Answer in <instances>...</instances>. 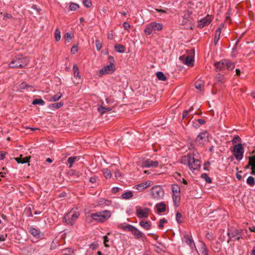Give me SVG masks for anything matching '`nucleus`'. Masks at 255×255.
Listing matches in <instances>:
<instances>
[{
	"label": "nucleus",
	"mask_w": 255,
	"mask_h": 255,
	"mask_svg": "<svg viewBox=\"0 0 255 255\" xmlns=\"http://www.w3.org/2000/svg\"><path fill=\"white\" fill-rule=\"evenodd\" d=\"M115 65L109 64L103 67L100 70V74L101 75L108 74L113 73L115 71Z\"/></svg>",
	"instance_id": "4468645a"
},
{
	"label": "nucleus",
	"mask_w": 255,
	"mask_h": 255,
	"mask_svg": "<svg viewBox=\"0 0 255 255\" xmlns=\"http://www.w3.org/2000/svg\"><path fill=\"white\" fill-rule=\"evenodd\" d=\"M63 105V103L61 102L50 104L49 107L50 108L58 109L62 107Z\"/></svg>",
	"instance_id": "58836bf2"
},
{
	"label": "nucleus",
	"mask_w": 255,
	"mask_h": 255,
	"mask_svg": "<svg viewBox=\"0 0 255 255\" xmlns=\"http://www.w3.org/2000/svg\"><path fill=\"white\" fill-rule=\"evenodd\" d=\"M214 66L217 72L223 71L226 69L232 70L235 68V64L234 63L226 59H222L220 61L215 62Z\"/></svg>",
	"instance_id": "20e7f679"
},
{
	"label": "nucleus",
	"mask_w": 255,
	"mask_h": 255,
	"mask_svg": "<svg viewBox=\"0 0 255 255\" xmlns=\"http://www.w3.org/2000/svg\"><path fill=\"white\" fill-rule=\"evenodd\" d=\"M112 110V109L110 107L106 108L102 106L99 107L98 109V112H100L101 113V114H103L105 113L106 112H110Z\"/></svg>",
	"instance_id": "f704fd0d"
},
{
	"label": "nucleus",
	"mask_w": 255,
	"mask_h": 255,
	"mask_svg": "<svg viewBox=\"0 0 255 255\" xmlns=\"http://www.w3.org/2000/svg\"><path fill=\"white\" fill-rule=\"evenodd\" d=\"M193 110V107H191L188 110H185L182 113V119H186L189 118L190 115H192V111Z\"/></svg>",
	"instance_id": "cd10ccee"
},
{
	"label": "nucleus",
	"mask_w": 255,
	"mask_h": 255,
	"mask_svg": "<svg viewBox=\"0 0 255 255\" xmlns=\"http://www.w3.org/2000/svg\"><path fill=\"white\" fill-rule=\"evenodd\" d=\"M150 209L145 208L141 209L140 207H137L136 210V215L139 218H147L148 217Z\"/></svg>",
	"instance_id": "9d476101"
},
{
	"label": "nucleus",
	"mask_w": 255,
	"mask_h": 255,
	"mask_svg": "<svg viewBox=\"0 0 255 255\" xmlns=\"http://www.w3.org/2000/svg\"><path fill=\"white\" fill-rule=\"evenodd\" d=\"M79 7V5L76 3L71 2L70 4L69 8L71 10H75Z\"/></svg>",
	"instance_id": "8fccbe9b"
},
{
	"label": "nucleus",
	"mask_w": 255,
	"mask_h": 255,
	"mask_svg": "<svg viewBox=\"0 0 255 255\" xmlns=\"http://www.w3.org/2000/svg\"><path fill=\"white\" fill-rule=\"evenodd\" d=\"M104 238V244L106 247H109V245L107 244V242H109V238L107 236H105L103 237Z\"/></svg>",
	"instance_id": "13d9d810"
},
{
	"label": "nucleus",
	"mask_w": 255,
	"mask_h": 255,
	"mask_svg": "<svg viewBox=\"0 0 255 255\" xmlns=\"http://www.w3.org/2000/svg\"><path fill=\"white\" fill-rule=\"evenodd\" d=\"M76 159H77V157H76V156H72V157H70L68 158L67 161L70 164L69 167H72L73 164L75 162V161L76 160Z\"/></svg>",
	"instance_id": "a18cd8bd"
},
{
	"label": "nucleus",
	"mask_w": 255,
	"mask_h": 255,
	"mask_svg": "<svg viewBox=\"0 0 255 255\" xmlns=\"http://www.w3.org/2000/svg\"><path fill=\"white\" fill-rule=\"evenodd\" d=\"M156 76L158 80L162 81H165L167 79L166 76L161 71H158L156 73Z\"/></svg>",
	"instance_id": "72a5a7b5"
},
{
	"label": "nucleus",
	"mask_w": 255,
	"mask_h": 255,
	"mask_svg": "<svg viewBox=\"0 0 255 255\" xmlns=\"http://www.w3.org/2000/svg\"><path fill=\"white\" fill-rule=\"evenodd\" d=\"M172 199L175 206H178L180 201V194H172Z\"/></svg>",
	"instance_id": "bb28decb"
},
{
	"label": "nucleus",
	"mask_w": 255,
	"mask_h": 255,
	"mask_svg": "<svg viewBox=\"0 0 255 255\" xmlns=\"http://www.w3.org/2000/svg\"><path fill=\"white\" fill-rule=\"evenodd\" d=\"M114 47L115 50L119 53H124L126 51V47L121 44H116Z\"/></svg>",
	"instance_id": "c756f323"
},
{
	"label": "nucleus",
	"mask_w": 255,
	"mask_h": 255,
	"mask_svg": "<svg viewBox=\"0 0 255 255\" xmlns=\"http://www.w3.org/2000/svg\"><path fill=\"white\" fill-rule=\"evenodd\" d=\"M182 240L191 248L195 247V244L194 243V241L192 239V237L191 236H190L188 234H185V235H184Z\"/></svg>",
	"instance_id": "a211bd4d"
},
{
	"label": "nucleus",
	"mask_w": 255,
	"mask_h": 255,
	"mask_svg": "<svg viewBox=\"0 0 255 255\" xmlns=\"http://www.w3.org/2000/svg\"><path fill=\"white\" fill-rule=\"evenodd\" d=\"M155 10L158 12H161L163 13H167V11L166 10L162 9H160V8H155Z\"/></svg>",
	"instance_id": "338daca9"
},
{
	"label": "nucleus",
	"mask_w": 255,
	"mask_h": 255,
	"mask_svg": "<svg viewBox=\"0 0 255 255\" xmlns=\"http://www.w3.org/2000/svg\"><path fill=\"white\" fill-rule=\"evenodd\" d=\"M159 163L157 161L147 159L143 162V165L147 168H154L158 166Z\"/></svg>",
	"instance_id": "f3484780"
},
{
	"label": "nucleus",
	"mask_w": 255,
	"mask_h": 255,
	"mask_svg": "<svg viewBox=\"0 0 255 255\" xmlns=\"http://www.w3.org/2000/svg\"><path fill=\"white\" fill-rule=\"evenodd\" d=\"M102 172L104 175V177L106 179H110L112 176L111 171L108 168H105L102 170Z\"/></svg>",
	"instance_id": "2f4dec72"
},
{
	"label": "nucleus",
	"mask_w": 255,
	"mask_h": 255,
	"mask_svg": "<svg viewBox=\"0 0 255 255\" xmlns=\"http://www.w3.org/2000/svg\"><path fill=\"white\" fill-rule=\"evenodd\" d=\"M64 38L68 40H70L72 38L71 34L69 32H67L64 35Z\"/></svg>",
	"instance_id": "6e6d98bb"
},
{
	"label": "nucleus",
	"mask_w": 255,
	"mask_h": 255,
	"mask_svg": "<svg viewBox=\"0 0 255 255\" xmlns=\"http://www.w3.org/2000/svg\"><path fill=\"white\" fill-rule=\"evenodd\" d=\"M130 232L131 233L132 235L134 236V239L136 240H140L145 237L144 234L143 233L140 232L138 229L133 226H132Z\"/></svg>",
	"instance_id": "f8f14e48"
},
{
	"label": "nucleus",
	"mask_w": 255,
	"mask_h": 255,
	"mask_svg": "<svg viewBox=\"0 0 255 255\" xmlns=\"http://www.w3.org/2000/svg\"><path fill=\"white\" fill-rule=\"evenodd\" d=\"M29 232L31 235H32L34 237L36 238L37 239H42L43 238L44 234L42 233H41L40 231L34 228H29Z\"/></svg>",
	"instance_id": "dca6fc26"
},
{
	"label": "nucleus",
	"mask_w": 255,
	"mask_h": 255,
	"mask_svg": "<svg viewBox=\"0 0 255 255\" xmlns=\"http://www.w3.org/2000/svg\"><path fill=\"white\" fill-rule=\"evenodd\" d=\"M62 96V95L61 93H59L58 94L55 95L53 96L51 98L50 101H53V102H56L58 101Z\"/></svg>",
	"instance_id": "79ce46f5"
},
{
	"label": "nucleus",
	"mask_w": 255,
	"mask_h": 255,
	"mask_svg": "<svg viewBox=\"0 0 255 255\" xmlns=\"http://www.w3.org/2000/svg\"><path fill=\"white\" fill-rule=\"evenodd\" d=\"M97 179V176H94L93 177H91L89 181L92 183H95L96 182Z\"/></svg>",
	"instance_id": "0e129e2a"
},
{
	"label": "nucleus",
	"mask_w": 255,
	"mask_h": 255,
	"mask_svg": "<svg viewBox=\"0 0 255 255\" xmlns=\"http://www.w3.org/2000/svg\"><path fill=\"white\" fill-rule=\"evenodd\" d=\"M73 70L74 71V76L75 77L80 78V75L79 71V68L76 64H74L73 66Z\"/></svg>",
	"instance_id": "c9c22d12"
},
{
	"label": "nucleus",
	"mask_w": 255,
	"mask_h": 255,
	"mask_svg": "<svg viewBox=\"0 0 255 255\" xmlns=\"http://www.w3.org/2000/svg\"><path fill=\"white\" fill-rule=\"evenodd\" d=\"M212 18L211 16L207 15L206 17L198 21L197 27L203 28L205 26L208 25L212 21Z\"/></svg>",
	"instance_id": "9b49d317"
},
{
	"label": "nucleus",
	"mask_w": 255,
	"mask_h": 255,
	"mask_svg": "<svg viewBox=\"0 0 255 255\" xmlns=\"http://www.w3.org/2000/svg\"><path fill=\"white\" fill-rule=\"evenodd\" d=\"M172 194H180V188L177 184H172L171 186Z\"/></svg>",
	"instance_id": "473e14b6"
},
{
	"label": "nucleus",
	"mask_w": 255,
	"mask_h": 255,
	"mask_svg": "<svg viewBox=\"0 0 255 255\" xmlns=\"http://www.w3.org/2000/svg\"><path fill=\"white\" fill-rule=\"evenodd\" d=\"M79 211L72 209L63 217V222L69 226H73L80 216Z\"/></svg>",
	"instance_id": "7ed1b4c3"
},
{
	"label": "nucleus",
	"mask_w": 255,
	"mask_h": 255,
	"mask_svg": "<svg viewBox=\"0 0 255 255\" xmlns=\"http://www.w3.org/2000/svg\"><path fill=\"white\" fill-rule=\"evenodd\" d=\"M167 220L165 218H162L159 220L158 227L160 229H162L163 227V224L167 223Z\"/></svg>",
	"instance_id": "3c124183"
},
{
	"label": "nucleus",
	"mask_w": 255,
	"mask_h": 255,
	"mask_svg": "<svg viewBox=\"0 0 255 255\" xmlns=\"http://www.w3.org/2000/svg\"><path fill=\"white\" fill-rule=\"evenodd\" d=\"M215 79L216 81V84L219 85H222L225 81L224 76L221 74H218L215 76Z\"/></svg>",
	"instance_id": "b1692460"
},
{
	"label": "nucleus",
	"mask_w": 255,
	"mask_h": 255,
	"mask_svg": "<svg viewBox=\"0 0 255 255\" xmlns=\"http://www.w3.org/2000/svg\"><path fill=\"white\" fill-rule=\"evenodd\" d=\"M247 183L251 186H254L255 185V179L253 176H249L247 180Z\"/></svg>",
	"instance_id": "ea45409f"
},
{
	"label": "nucleus",
	"mask_w": 255,
	"mask_h": 255,
	"mask_svg": "<svg viewBox=\"0 0 255 255\" xmlns=\"http://www.w3.org/2000/svg\"><path fill=\"white\" fill-rule=\"evenodd\" d=\"M209 133L207 131L201 132L196 138L195 144L198 146H203L208 141Z\"/></svg>",
	"instance_id": "423d86ee"
},
{
	"label": "nucleus",
	"mask_w": 255,
	"mask_h": 255,
	"mask_svg": "<svg viewBox=\"0 0 255 255\" xmlns=\"http://www.w3.org/2000/svg\"><path fill=\"white\" fill-rule=\"evenodd\" d=\"M133 196V193L131 191H129L122 194L123 198L125 199H128Z\"/></svg>",
	"instance_id": "4c0bfd02"
},
{
	"label": "nucleus",
	"mask_w": 255,
	"mask_h": 255,
	"mask_svg": "<svg viewBox=\"0 0 255 255\" xmlns=\"http://www.w3.org/2000/svg\"><path fill=\"white\" fill-rule=\"evenodd\" d=\"M132 225L128 224H122L118 226V228L124 231H130Z\"/></svg>",
	"instance_id": "a878e982"
},
{
	"label": "nucleus",
	"mask_w": 255,
	"mask_h": 255,
	"mask_svg": "<svg viewBox=\"0 0 255 255\" xmlns=\"http://www.w3.org/2000/svg\"><path fill=\"white\" fill-rule=\"evenodd\" d=\"M62 252L64 255H72L74 250L71 248H68L62 250Z\"/></svg>",
	"instance_id": "e433bc0d"
},
{
	"label": "nucleus",
	"mask_w": 255,
	"mask_h": 255,
	"mask_svg": "<svg viewBox=\"0 0 255 255\" xmlns=\"http://www.w3.org/2000/svg\"><path fill=\"white\" fill-rule=\"evenodd\" d=\"M30 158V156H25L24 157H22V155H20L19 157L15 158V160L18 163H28L29 162V160Z\"/></svg>",
	"instance_id": "412c9836"
},
{
	"label": "nucleus",
	"mask_w": 255,
	"mask_h": 255,
	"mask_svg": "<svg viewBox=\"0 0 255 255\" xmlns=\"http://www.w3.org/2000/svg\"><path fill=\"white\" fill-rule=\"evenodd\" d=\"M210 163L209 161H207L204 163L203 165V169L204 170H209V166H210Z\"/></svg>",
	"instance_id": "4d7b16f0"
},
{
	"label": "nucleus",
	"mask_w": 255,
	"mask_h": 255,
	"mask_svg": "<svg viewBox=\"0 0 255 255\" xmlns=\"http://www.w3.org/2000/svg\"><path fill=\"white\" fill-rule=\"evenodd\" d=\"M221 28H218L215 31V37L214 39V43L216 45L218 42V41L220 39V36L221 34Z\"/></svg>",
	"instance_id": "c85d7f7f"
},
{
	"label": "nucleus",
	"mask_w": 255,
	"mask_h": 255,
	"mask_svg": "<svg viewBox=\"0 0 255 255\" xmlns=\"http://www.w3.org/2000/svg\"><path fill=\"white\" fill-rule=\"evenodd\" d=\"M139 225L147 230L150 229L151 227V223L149 222L143 220L139 222Z\"/></svg>",
	"instance_id": "5701e85b"
},
{
	"label": "nucleus",
	"mask_w": 255,
	"mask_h": 255,
	"mask_svg": "<svg viewBox=\"0 0 255 255\" xmlns=\"http://www.w3.org/2000/svg\"><path fill=\"white\" fill-rule=\"evenodd\" d=\"M156 208L157 212L161 213L165 211L166 205L163 202H160L156 204Z\"/></svg>",
	"instance_id": "4be33fe9"
},
{
	"label": "nucleus",
	"mask_w": 255,
	"mask_h": 255,
	"mask_svg": "<svg viewBox=\"0 0 255 255\" xmlns=\"http://www.w3.org/2000/svg\"><path fill=\"white\" fill-rule=\"evenodd\" d=\"M190 154H191V159L192 160V162L194 164H195V165H198L197 167L199 169L201 165V162L199 160V153L196 150L194 149L193 150L192 153Z\"/></svg>",
	"instance_id": "2eb2a0df"
},
{
	"label": "nucleus",
	"mask_w": 255,
	"mask_h": 255,
	"mask_svg": "<svg viewBox=\"0 0 255 255\" xmlns=\"http://www.w3.org/2000/svg\"><path fill=\"white\" fill-rule=\"evenodd\" d=\"M54 37L57 41H59L61 39L60 31L59 28H56L54 32Z\"/></svg>",
	"instance_id": "a19ab883"
},
{
	"label": "nucleus",
	"mask_w": 255,
	"mask_h": 255,
	"mask_svg": "<svg viewBox=\"0 0 255 255\" xmlns=\"http://www.w3.org/2000/svg\"><path fill=\"white\" fill-rule=\"evenodd\" d=\"M44 103H45L44 101L42 99H35L32 101V103L33 105H37V104L43 105H44Z\"/></svg>",
	"instance_id": "37998d69"
},
{
	"label": "nucleus",
	"mask_w": 255,
	"mask_h": 255,
	"mask_svg": "<svg viewBox=\"0 0 255 255\" xmlns=\"http://www.w3.org/2000/svg\"><path fill=\"white\" fill-rule=\"evenodd\" d=\"M78 51V47L77 46H73L71 49L72 54H74Z\"/></svg>",
	"instance_id": "e2e57ef3"
},
{
	"label": "nucleus",
	"mask_w": 255,
	"mask_h": 255,
	"mask_svg": "<svg viewBox=\"0 0 255 255\" xmlns=\"http://www.w3.org/2000/svg\"><path fill=\"white\" fill-rule=\"evenodd\" d=\"M7 237L6 235H0V241L3 242L6 240V238Z\"/></svg>",
	"instance_id": "69168bd1"
},
{
	"label": "nucleus",
	"mask_w": 255,
	"mask_h": 255,
	"mask_svg": "<svg viewBox=\"0 0 255 255\" xmlns=\"http://www.w3.org/2000/svg\"><path fill=\"white\" fill-rule=\"evenodd\" d=\"M181 163L183 164H188L189 168L192 170L198 169L197 165L194 164L191 159V154H188L183 156L181 158Z\"/></svg>",
	"instance_id": "6e6552de"
},
{
	"label": "nucleus",
	"mask_w": 255,
	"mask_h": 255,
	"mask_svg": "<svg viewBox=\"0 0 255 255\" xmlns=\"http://www.w3.org/2000/svg\"><path fill=\"white\" fill-rule=\"evenodd\" d=\"M234 155L236 159L239 161L241 160L244 155V149L241 143L235 145L234 146Z\"/></svg>",
	"instance_id": "1a4fd4ad"
},
{
	"label": "nucleus",
	"mask_w": 255,
	"mask_h": 255,
	"mask_svg": "<svg viewBox=\"0 0 255 255\" xmlns=\"http://www.w3.org/2000/svg\"><path fill=\"white\" fill-rule=\"evenodd\" d=\"M108 59H109V63L110 64H111V65H115V60H114V58L113 56H109V57H108Z\"/></svg>",
	"instance_id": "052dcab7"
},
{
	"label": "nucleus",
	"mask_w": 255,
	"mask_h": 255,
	"mask_svg": "<svg viewBox=\"0 0 255 255\" xmlns=\"http://www.w3.org/2000/svg\"><path fill=\"white\" fill-rule=\"evenodd\" d=\"M176 220L178 224L183 223V220H182V215L179 212H177L176 214Z\"/></svg>",
	"instance_id": "de8ad7c7"
},
{
	"label": "nucleus",
	"mask_w": 255,
	"mask_h": 255,
	"mask_svg": "<svg viewBox=\"0 0 255 255\" xmlns=\"http://www.w3.org/2000/svg\"><path fill=\"white\" fill-rule=\"evenodd\" d=\"M162 28L163 25L161 23L152 22L146 25L144 30V32L147 35H150L153 31H160Z\"/></svg>",
	"instance_id": "39448f33"
},
{
	"label": "nucleus",
	"mask_w": 255,
	"mask_h": 255,
	"mask_svg": "<svg viewBox=\"0 0 255 255\" xmlns=\"http://www.w3.org/2000/svg\"><path fill=\"white\" fill-rule=\"evenodd\" d=\"M123 27L125 30H127L128 31H129V29L130 27V25L127 22H124L123 23Z\"/></svg>",
	"instance_id": "5fc2aeb1"
},
{
	"label": "nucleus",
	"mask_w": 255,
	"mask_h": 255,
	"mask_svg": "<svg viewBox=\"0 0 255 255\" xmlns=\"http://www.w3.org/2000/svg\"><path fill=\"white\" fill-rule=\"evenodd\" d=\"M179 59L188 66L194 65V60L191 56L182 55L179 57Z\"/></svg>",
	"instance_id": "ddd939ff"
},
{
	"label": "nucleus",
	"mask_w": 255,
	"mask_h": 255,
	"mask_svg": "<svg viewBox=\"0 0 255 255\" xmlns=\"http://www.w3.org/2000/svg\"><path fill=\"white\" fill-rule=\"evenodd\" d=\"M150 186V181H147L145 182L142 183L141 184L136 185V186H135V187L137 190L141 191L143 190V189L147 188V187H148Z\"/></svg>",
	"instance_id": "aec40b11"
},
{
	"label": "nucleus",
	"mask_w": 255,
	"mask_h": 255,
	"mask_svg": "<svg viewBox=\"0 0 255 255\" xmlns=\"http://www.w3.org/2000/svg\"><path fill=\"white\" fill-rule=\"evenodd\" d=\"M195 87L198 90L202 91L204 89V82L201 80H197L194 83Z\"/></svg>",
	"instance_id": "393cba45"
},
{
	"label": "nucleus",
	"mask_w": 255,
	"mask_h": 255,
	"mask_svg": "<svg viewBox=\"0 0 255 255\" xmlns=\"http://www.w3.org/2000/svg\"><path fill=\"white\" fill-rule=\"evenodd\" d=\"M83 3L87 7H90L92 5L91 0H83Z\"/></svg>",
	"instance_id": "864d4df0"
},
{
	"label": "nucleus",
	"mask_w": 255,
	"mask_h": 255,
	"mask_svg": "<svg viewBox=\"0 0 255 255\" xmlns=\"http://www.w3.org/2000/svg\"><path fill=\"white\" fill-rule=\"evenodd\" d=\"M111 216V213L110 211L104 210L94 214H91L90 217L87 216L86 220L88 221L90 219H92L98 222H104L107 220Z\"/></svg>",
	"instance_id": "f03ea898"
},
{
	"label": "nucleus",
	"mask_w": 255,
	"mask_h": 255,
	"mask_svg": "<svg viewBox=\"0 0 255 255\" xmlns=\"http://www.w3.org/2000/svg\"><path fill=\"white\" fill-rule=\"evenodd\" d=\"M164 191L160 186H155L151 189V194L152 197L156 200L161 199L163 198Z\"/></svg>",
	"instance_id": "0eeeda50"
},
{
	"label": "nucleus",
	"mask_w": 255,
	"mask_h": 255,
	"mask_svg": "<svg viewBox=\"0 0 255 255\" xmlns=\"http://www.w3.org/2000/svg\"><path fill=\"white\" fill-rule=\"evenodd\" d=\"M205 237L209 241H213L215 239V237L211 232H207L206 234Z\"/></svg>",
	"instance_id": "09e8293b"
},
{
	"label": "nucleus",
	"mask_w": 255,
	"mask_h": 255,
	"mask_svg": "<svg viewBox=\"0 0 255 255\" xmlns=\"http://www.w3.org/2000/svg\"><path fill=\"white\" fill-rule=\"evenodd\" d=\"M95 45L96 49L98 51H100L102 48V43L99 40H96Z\"/></svg>",
	"instance_id": "603ef678"
},
{
	"label": "nucleus",
	"mask_w": 255,
	"mask_h": 255,
	"mask_svg": "<svg viewBox=\"0 0 255 255\" xmlns=\"http://www.w3.org/2000/svg\"><path fill=\"white\" fill-rule=\"evenodd\" d=\"M202 255H209L208 250H207V248L206 247L205 245H204V247L203 248Z\"/></svg>",
	"instance_id": "680f3d73"
},
{
	"label": "nucleus",
	"mask_w": 255,
	"mask_h": 255,
	"mask_svg": "<svg viewBox=\"0 0 255 255\" xmlns=\"http://www.w3.org/2000/svg\"><path fill=\"white\" fill-rule=\"evenodd\" d=\"M29 62L27 57L22 55L15 56L9 63L8 66L11 68H21L26 66Z\"/></svg>",
	"instance_id": "f257e3e1"
},
{
	"label": "nucleus",
	"mask_w": 255,
	"mask_h": 255,
	"mask_svg": "<svg viewBox=\"0 0 255 255\" xmlns=\"http://www.w3.org/2000/svg\"><path fill=\"white\" fill-rule=\"evenodd\" d=\"M237 140H238L239 141H241V138H240V137L239 136H235V137L233 138V140H232V142H233V143H236V142H237Z\"/></svg>",
	"instance_id": "774afa93"
},
{
	"label": "nucleus",
	"mask_w": 255,
	"mask_h": 255,
	"mask_svg": "<svg viewBox=\"0 0 255 255\" xmlns=\"http://www.w3.org/2000/svg\"><path fill=\"white\" fill-rule=\"evenodd\" d=\"M30 87V86L28 85L25 82L21 83L20 85V88L21 89H24L25 88H26L27 87ZM30 87H32L30 86Z\"/></svg>",
	"instance_id": "bf43d9fd"
},
{
	"label": "nucleus",
	"mask_w": 255,
	"mask_h": 255,
	"mask_svg": "<svg viewBox=\"0 0 255 255\" xmlns=\"http://www.w3.org/2000/svg\"><path fill=\"white\" fill-rule=\"evenodd\" d=\"M201 177L204 179L206 182L208 183H210L212 182L211 178L208 175L207 173H203L201 175Z\"/></svg>",
	"instance_id": "c03bdc74"
},
{
	"label": "nucleus",
	"mask_w": 255,
	"mask_h": 255,
	"mask_svg": "<svg viewBox=\"0 0 255 255\" xmlns=\"http://www.w3.org/2000/svg\"><path fill=\"white\" fill-rule=\"evenodd\" d=\"M110 203V201L107 200H106L104 198H101L99 201L98 202V205H103L106 204V205H109Z\"/></svg>",
	"instance_id": "49530a36"
},
{
	"label": "nucleus",
	"mask_w": 255,
	"mask_h": 255,
	"mask_svg": "<svg viewBox=\"0 0 255 255\" xmlns=\"http://www.w3.org/2000/svg\"><path fill=\"white\" fill-rule=\"evenodd\" d=\"M249 163L246 166V168H248L251 166L252 167L253 166L255 165V155L254 156H250L249 157Z\"/></svg>",
	"instance_id": "7c9ffc66"
},
{
	"label": "nucleus",
	"mask_w": 255,
	"mask_h": 255,
	"mask_svg": "<svg viewBox=\"0 0 255 255\" xmlns=\"http://www.w3.org/2000/svg\"><path fill=\"white\" fill-rule=\"evenodd\" d=\"M242 230L238 229H235L234 230L231 232H228L227 235L229 237V239L227 242L229 243L233 238L237 237L238 235H240V233H242Z\"/></svg>",
	"instance_id": "6ab92c4d"
}]
</instances>
